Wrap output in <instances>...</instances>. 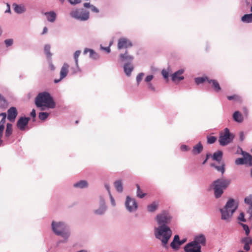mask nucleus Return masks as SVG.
I'll list each match as a JSON object with an SVG mask.
<instances>
[{
  "instance_id": "f257e3e1",
  "label": "nucleus",
  "mask_w": 252,
  "mask_h": 252,
  "mask_svg": "<svg viewBox=\"0 0 252 252\" xmlns=\"http://www.w3.org/2000/svg\"><path fill=\"white\" fill-rule=\"evenodd\" d=\"M35 103L37 107L41 108V110L45 108H54L56 104L50 94L47 92L39 93L36 97Z\"/></svg>"
},
{
  "instance_id": "f03ea898",
  "label": "nucleus",
  "mask_w": 252,
  "mask_h": 252,
  "mask_svg": "<svg viewBox=\"0 0 252 252\" xmlns=\"http://www.w3.org/2000/svg\"><path fill=\"white\" fill-rule=\"evenodd\" d=\"M155 235L165 247L172 235V231L168 226H158L155 228Z\"/></svg>"
},
{
  "instance_id": "7ed1b4c3",
  "label": "nucleus",
  "mask_w": 252,
  "mask_h": 252,
  "mask_svg": "<svg viewBox=\"0 0 252 252\" xmlns=\"http://www.w3.org/2000/svg\"><path fill=\"white\" fill-rule=\"evenodd\" d=\"M230 183L229 179L224 178L218 179L213 182L212 186L216 198L220 197L223 192V190L229 186Z\"/></svg>"
},
{
  "instance_id": "20e7f679",
  "label": "nucleus",
  "mask_w": 252,
  "mask_h": 252,
  "mask_svg": "<svg viewBox=\"0 0 252 252\" xmlns=\"http://www.w3.org/2000/svg\"><path fill=\"white\" fill-rule=\"evenodd\" d=\"M234 203V200L233 199H229L224 208L220 209L222 220H228L232 216L237 208V206H235Z\"/></svg>"
},
{
  "instance_id": "39448f33",
  "label": "nucleus",
  "mask_w": 252,
  "mask_h": 252,
  "mask_svg": "<svg viewBox=\"0 0 252 252\" xmlns=\"http://www.w3.org/2000/svg\"><path fill=\"white\" fill-rule=\"evenodd\" d=\"M52 229L57 235H60L64 239H67L69 236V233L66 229V225L63 222L56 223L52 221Z\"/></svg>"
},
{
  "instance_id": "423d86ee",
  "label": "nucleus",
  "mask_w": 252,
  "mask_h": 252,
  "mask_svg": "<svg viewBox=\"0 0 252 252\" xmlns=\"http://www.w3.org/2000/svg\"><path fill=\"white\" fill-rule=\"evenodd\" d=\"M69 14L71 17L82 21H86L90 17L89 12L83 8L72 9Z\"/></svg>"
},
{
  "instance_id": "0eeeda50",
  "label": "nucleus",
  "mask_w": 252,
  "mask_h": 252,
  "mask_svg": "<svg viewBox=\"0 0 252 252\" xmlns=\"http://www.w3.org/2000/svg\"><path fill=\"white\" fill-rule=\"evenodd\" d=\"M172 220V217L169 213L166 211H163L158 214L156 220L158 226H168Z\"/></svg>"
},
{
  "instance_id": "6e6552de",
  "label": "nucleus",
  "mask_w": 252,
  "mask_h": 252,
  "mask_svg": "<svg viewBox=\"0 0 252 252\" xmlns=\"http://www.w3.org/2000/svg\"><path fill=\"white\" fill-rule=\"evenodd\" d=\"M233 138V136L229 132L227 128H225L223 132L220 133L219 137L220 144L221 146H225L230 143Z\"/></svg>"
},
{
  "instance_id": "1a4fd4ad",
  "label": "nucleus",
  "mask_w": 252,
  "mask_h": 252,
  "mask_svg": "<svg viewBox=\"0 0 252 252\" xmlns=\"http://www.w3.org/2000/svg\"><path fill=\"white\" fill-rule=\"evenodd\" d=\"M132 46V42L128 39L122 37L120 38L118 42V48L120 50L123 48H127Z\"/></svg>"
},
{
  "instance_id": "9d476101",
  "label": "nucleus",
  "mask_w": 252,
  "mask_h": 252,
  "mask_svg": "<svg viewBox=\"0 0 252 252\" xmlns=\"http://www.w3.org/2000/svg\"><path fill=\"white\" fill-rule=\"evenodd\" d=\"M186 252H201V246L195 244V242H191L188 244L184 248Z\"/></svg>"
},
{
  "instance_id": "9b49d317",
  "label": "nucleus",
  "mask_w": 252,
  "mask_h": 252,
  "mask_svg": "<svg viewBox=\"0 0 252 252\" xmlns=\"http://www.w3.org/2000/svg\"><path fill=\"white\" fill-rule=\"evenodd\" d=\"M186 241V239H184L180 241L179 236L178 235H176L174 236L173 241L170 244V246L173 249L177 250L179 249V247L185 243Z\"/></svg>"
},
{
  "instance_id": "f8f14e48",
  "label": "nucleus",
  "mask_w": 252,
  "mask_h": 252,
  "mask_svg": "<svg viewBox=\"0 0 252 252\" xmlns=\"http://www.w3.org/2000/svg\"><path fill=\"white\" fill-rule=\"evenodd\" d=\"M126 206L127 210L132 212L135 211L137 208V204L134 199L130 198L129 196H127Z\"/></svg>"
},
{
  "instance_id": "ddd939ff",
  "label": "nucleus",
  "mask_w": 252,
  "mask_h": 252,
  "mask_svg": "<svg viewBox=\"0 0 252 252\" xmlns=\"http://www.w3.org/2000/svg\"><path fill=\"white\" fill-rule=\"evenodd\" d=\"M30 120V118L21 117L17 122V127L21 130H25Z\"/></svg>"
},
{
  "instance_id": "4468645a",
  "label": "nucleus",
  "mask_w": 252,
  "mask_h": 252,
  "mask_svg": "<svg viewBox=\"0 0 252 252\" xmlns=\"http://www.w3.org/2000/svg\"><path fill=\"white\" fill-rule=\"evenodd\" d=\"M7 119L11 122H14L18 114L17 109L14 107H10L7 111Z\"/></svg>"
},
{
  "instance_id": "2eb2a0df",
  "label": "nucleus",
  "mask_w": 252,
  "mask_h": 252,
  "mask_svg": "<svg viewBox=\"0 0 252 252\" xmlns=\"http://www.w3.org/2000/svg\"><path fill=\"white\" fill-rule=\"evenodd\" d=\"M68 68L69 65L68 64L64 63L63 65L61 71H60V79L59 80H55V82L58 83L61 80L64 78L66 77V76L67 74L68 71Z\"/></svg>"
},
{
  "instance_id": "dca6fc26",
  "label": "nucleus",
  "mask_w": 252,
  "mask_h": 252,
  "mask_svg": "<svg viewBox=\"0 0 252 252\" xmlns=\"http://www.w3.org/2000/svg\"><path fill=\"white\" fill-rule=\"evenodd\" d=\"M184 70L180 69L175 72L172 75V80L174 82L180 81L184 79V77L181 75L183 73Z\"/></svg>"
},
{
  "instance_id": "f3484780",
  "label": "nucleus",
  "mask_w": 252,
  "mask_h": 252,
  "mask_svg": "<svg viewBox=\"0 0 252 252\" xmlns=\"http://www.w3.org/2000/svg\"><path fill=\"white\" fill-rule=\"evenodd\" d=\"M244 201L246 204L250 205L247 213L250 214L251 218L252 217V194L245 197Z\"/></svg>"
},
{
  "instance_id": "a211bd4d",
  "label": "nucleus",
  "mask_w": 252,
  "mask_h": 252,
  "mask_svg": "<svg viewBox=\"0 0 252 252\" xmlns=\"http://www.w3.org/2000/svg\"><path fill=\"white\" fill-rule=\"evenodd\" d=\"M120 61L122 62L125 61L131 62L133 60V57L128 54L127 51H126L124 54L120 55Z\"/></svg>"
},
{
  "instance_id": "6ab92c4d",
  "label": "nucleus",
  "mask_w": 252,
  "mask_h": 252,
  "mask_svg": "<svg viewBox=\"0 0 252 252\" xmlns=\"http://www.w3.org/2000/svg\"><path fill=\"white\" fill-rule=\"evenodd\" d=\"M43 14L46 16V18L48 21L50 22H54L56 18V14L54 11H50L47 12H42Z\"/></svg>"
},
{
  "instance_id": "aec40b11",
  "label": "nucleus",
  "mask_w": 252,
  "mask_h": 252,
  "mask_svg": "<svg viewBox=\"0 0 252 252\" xmlns=\"http://www.w3.org/2000/svg\"><path fill=\"white\" fill-rule=\"evenodd\" d=\"M222 158V152L220 151H218L214 153L212 158L213 160H215L218 162H221Z\"/></svg>"
},
{
  "instance_id": "412c9836",
  "label": "nucleus",
  "mask_w": 252,
  "mask_h": 252,
  "mask_svg": "<svg viewBox=\"0 0 252 252\" xmlns=\"http://www.w3.org/2000/svg\"><path fill=\"white\" fill-rule=\"evenodd\" d=\"M193 242H195V244H197L198 246H200V244L204 245L206 243V239L204 235H200L195 238V240Z\"/></svg>"
},
{
  "instance_id": "4be33fe9",
  "label": "nucleus",
  "mask_w": 252,
  "mask_h": 252,
  "mask_svg": "<svg viewBox=\"0 0 252 252\" xmlns=\"http://www.w3.org/2000/svg\"><path fill=\"white\" fill-rule=\"evenodd\" d=\"M88 52L90 53V57L94 60L99 59V56L97 53L95 52L93 49L86 48L84 51V54H86Z\"/></svg>"
},
{
  "instance_id": "5701e85b",
  "label": "nucleus",
  "mask_w": 252,
  "mask_h": 252,
  "mask_svg": "<svg viewBox=\"0 0 252 252\" xmlns=\"http://www.w3.org/2000/svg\"><path fill=\"white\" fill-rule=\"evenodd\" d=\"M8 106V103L5 98L0 94V109L2 110L6 109Z\"/></svg>"
},
{
  "instance_id": "b1692460",
  "label": "nucleus",
  "mask_w": 252,
  "mask_h": 252,
  "mask_svg": "<svg viewBox=\"0 0 252 252\" xmlns=\"http://www.w3.org/2000/svg\"><path fill=\"white\" fill-rule=\"evenodd\" d=\"M220 165H216L215 163H212L211 166L214 167L217 171H220L223 174L225 172V164L223 162H219Z\"/></svg>"
},
{
  "instance_id": "393cba45",
  "label": "nucleus",
  "mask_w": 252,
  "mask_h": 252,
  "mask_svg": "<svg viewBox=\"0 0 252 252\" xmlns=\"http://www.w3.org/2000/svg\"><path fill=\"white\" fill-rule=\"evenodd\" d=\"M124 69L126 75L129 76L133 69V66L130 63H126L124 66Z\"/></svg>"
},
{
  "instance_id": "a878e982",
  "label": "nucleus",
  "mask_w": 252,
  "mask_h": 252,
  "mask_svg": "<svg viewBox=\"0 0 252 252\" xmlns=\"http://www.w3.org/2000/svg\"><path fill=\"white\" fill-rule=\"evenodd\" d=\"M208 82L212 84V87L216 92H219L221 90L220 84L217 80L209 79Z\"/></svg>"
},
{
  "instance_id": "bb28decb",
  "label": "nucleus",
  "mask_w": 252,
  "mask_h": 252,
  "mask_svg": "<svg viewBox=\"0 0 252 252\" xmlns=\"http://www.w3.org/2000/svg\"><path fill=\"white\" fill-rule=\"evenodd\" d=\"M244 159H245V164L249 166H252V156L248 153H243Z\"/></svg>"
},
{
  "instance_id": "cd10ccee",
  "label": "nucleus",
  "mask_w": 252,
  "mask_h": 252,
  "mask_svg": "<svg viewBox=\"0 0 252 252\" xmlns=\"http://www.w3.org/2000/svg\"><path fill=\"white\" fill-rule=\"evenodd\" d=\"M203 150V146L199 142L195 146H194L192 150V152L194 155H197L199 154Z\"/></svg>"
},
{
  "instance_id": "c85d7f7f",
  "label": "nucleus",
  "mask_w": 252,
  "mask_h": 252,
  "mask_svg": "<svg viewBox=\"0 0 252 252\" xmlns=\"http://www.w3.org/2000/svg\"><path fill=\"white\" fill-rule=\"evenodd\" d=\"M88 185V184L86 181L81 180L74 184L73 186L75 188L82 189L87 187Z\"/></svg>"
},
{
  "instance_id": "c756f323",
  "label": "nucleus",
  "mask_w": 252,
  "mask_h": 252,
  "mask_svg": "<svg viewBox=\"0 0 252 252\" xmlns=\"http://www.w3.org/2000/svg\"><path fill=\"white\" fill-rule=\"evenodd\" d=\"M227 97L228 100H233L235 102L241 103L242 101L241 97L238 94L228 96Z\"/></svg>"
},
{
  "instance_id": "7c9ffc66",
  "label": "nucleus",
  "mask_w": 252,
  "mask_h": 252,
  "mask_svg": "<svg viewBox=\"0 0 252 252\" xmlns=\"http://www.w3.org/2000/svg\"><path fill=\"white\" fill-rule=\"evenodd\" d=\"M233 118L236 122L238 123H241L243 120V117L239 111H236L234 113Z\"/></svg>"
},
{
  "instance_id": "2f4dec72",
  "label": "nucleus",
  "mask_w": 252,
  "mask_h": 252,
  "mask_svg": "<svg viewBox=\"0 0 252 252\" xmlns=\"http://www.w3.org/2000/svg\"><path fill=\"white\" fill-rule=\"evenodd\" d=\"M158 203L155 202H153L151 204L147 206V210L150 212L155 211L158 208Z\"/></svg>"
},
{
  "instance_id": "473e14b6",
  "label": "nucleus",
  "mask_w": 252,
  "mask_h": 252,
  "mask_svg": "<svg viewBox=\"0 0 252 252\" xmlns=\"http://www.w3.org/2000/svg\"><path fill=\"white\" fill-rule=\"evenodd\" d=\"M12 125L11 124L8 123L6 125V127L5 132V136L6 137H9L12 133Z\"/></svg>"
},
{
  "instance_id": "72a5a7b5",
  "label": "nucleus",
  "mask_w": 252,
  "mask_h": 252,
  "mask_svg": "<svg viewBox=\"0 0 252 252\" xmlns=\"http://www.w3.org/2000/svg\"><path fill=\"white\" fill-rule=\"evenodd\" d=\"M241 20L245 23L252 22V13L244 15L242 17Z\"/></svg>"
},
{
  "instance_id": "f704fd0d",
  "label": "nucleus",
  "mask_w": 252,
  "mask_h": 252,
  "mask_svg": "<svg viewBox=\"0 0 252 252\" xmlns=\"http://www.w3.org/2000/svg\"><path fill=\"white\" fill-rule=\"evenodd\" d=\"M50 48H51V47L49 45H45V46H44V52H45V53L46 54V56L47 57V58L49 59L50 60H51V57H52V54L50 52Z\"/></svg>"
},
{
  "instance_id": "c9c22d12",
  "label": "nucleus",
  "mask_w": 252,
  "mask_h": 252,
  "mask_svg": "<svg viewBox=\"0 0 252 252\" xmlns=\"http://www.w3.org/2000/svg\"><path fill=\"white\" fill-rule=\"evenodd\" d=\"M13 6L15 11L18 13H22L25 11V8L23 6L14 4Z\"/></svg>"
},
{
  "instance_id": "e433bc0d",
  "label": "nucleus",
  "mask_w": 252,
  "mask_h": 252,
  "mask_svg": "<svg viewBox=\"0 0 252 252\" xmlns=\"http://www.w3.org/2000/svg\"><path fill=\"white\" fill-rule=\"evenodd\" d=\"M114 186L117 190L120 192H122L123 188L122 182L121 181H117L114 183Z\"/></svg>"
},
{
  "instance_id": "4c0bfd02",
  "label": "nucleus",
  "mask_w": 252,
  "mask_h": 252,
  "mask_svg": "<svg viewBox=\"0 0 252 252\" xmlns=\"http://www.w3.org/2000/svg\"><path fill=\"white\" fill-rule=\"evenodd\" d=\"M81 51L80 50L76 51L74 54V59L77 68H78V58L80 55Z\"/></svg>"
},
{
  "instance_id": "58836bf2",
  "label": "nucleus",
  "mask_w": 252,
  "mask_h": 252,
  "mask_svg": "<svg viewBox=\"0 0 252 252\" xmlns=\"http://www.w3.org/2000/svg\"><path fill=\"white\" fill-rule=\"evenodd\" d=\"M137 188V196L139 198H143L145 196V193H143L139 185H136Z\"/></svg>"
},
{
  "instance_id": "ea45409f",
  "label": "nucleus",
  "mask_w": 252,
  "mask_h": 252,
  "mask_svg": "<svg viewBox=\"0 0 252 252\" xmlns=\"http://www.w3.org/2000/svg\"><path fill=\"white\" fill-rule=\"evenodd\" d=\"M0 116L2 117V119L0 121V126L4 127V124L5 123L6 114L5 113H1L0 114Z\"/></svg>"
},
{
  "instance_id": "a19ab883",
  "label": "nucleus",
  "mask_w": 252,
  "mask_h": 252,
  "mask_svg": "<svg viewBox=\"0 0 252 252\" xmlns=\"http://www.w3.org/2000/svg\"><path fill=\"white\" fill-rule=\"evenodd\" d=\"M208 80H209V78H207V77H198V78H196L195 79V83L197 84H199L203 83L205 81H208Z\"/></svg>"
},
{
  "instance_id": "79ce46f5",
  "label": "nucleus",
  "mask_w": 252,
  "mask_h": 252,
  "mask_svg": "<svg viewBox=\"0 0 252 252\" xmlns=\"http://www.w3.org/2000/svg\"><path fill=\"white\" fill-rule=\"evenodd\" d=\"M49 116V114L46 112H40L39 114V118L41 120H45Z\"/></svg>"
},
{
  "instance_id": "37998d69",
  "label": "nucleus",
  "mask_w": 252,
  "mask_h": 252,
  "mask_svg": "<svg viewBox=\"0 0 252 252\" xmlns=\"http://www.w3.org/2000/svg\"><path fill=\"white\" fill-rule=\"evenodd\" d=\"M242 242L243 243H244V244L252 245V239L250 237H246V238H244L242 240Z\"/></svg>"
},
{
  "instance_id": "c03bdc74",
  "label": "nucleus",
  "mask_w": 252,
  "mask_h": 252,
  "mask_svg": "<svg viewBox=\"0 0 252 252\" xmlns=\"http://www.w3.org/2000/svg\"><path fill=\"white\" fill-rule=\"evenodd\" d=\"M217 138L215 136H210L207 137V142L209 144H213L216 142Z\"/></svg>"
},
{
  "instance_id": "a18cd8bd",
  "label": "nucleus",
  "mask_w": 252,
  "mask_h": 252,
  "mask_svg": "<svg viewBox=\"0 0 252 252\" xmlns=\"http://www.w3.org/2000/svg\"><path fill=\"white\" fill-rule=\"evenodd\" d=\"M235 163L237 165L245 164V159L244 158H238L236 159Z\"/></svg>"
},
{
  "instance_id": "49530a36",
  "label": "nucleus",
  "mask_w": 252,
  "mask_h": 252,
  "mask_svg": "<svg viewBox=\"0 0 252 252\" xmlns=\"http://www.w3.org/2000/svg\"><path fill=\"white\" fill-rule=\"evenodd\" d=\"M238 220L244 222L246 221V220L245 219V215L244 213L241 212L239 216L238 217Z\"/></svg>"
},
{
  "instance_id": "de8ad7c7",
  "label": "nucleus",
  "mask_w": 252,
  "mask_h": 252,
  "mask_svg": "<svg viewBox=\"0 0 252 252\" xmlns=\"http://www.w3.org/2000/svg\"><path fill=\"white\" fill-rule=\"evenodd\" d=\"M4 127L0 126V146L2 145L3 141L1 139Z\"/></svg>"
},
{
  "instance_id": "09e8293b",
  "label": "nucleus",
  "mask_w": 252,
  "mask_h": 252,
  "mask_svg": "<svg viewBox=\"0 0 252 252\" xmlns=\"http://www.w3.org/2000/svg\"><path fill=\"white\" fill-rule=\"evenodd\" d=\"M144 75V74L143 73H140L138 74V75L137 76V77H136V81H137L138 84H139V82L142 80Z\"/></svg>"
},
{
  "instance_id": "8fccbe9b",
  "label": "nucleus",
  "mask_w": 252,
  "mask_h": 252,
  "mask_svg": "<svg viewBox=\"0 0 252 252\" xmlns=\"http://www.w3.org/2000/svg\"><path fill=\"white\" fill-rule=\"evenodd\" d=\"M244 230L245 231L246 234L248 236L250 233V229L249 226L245 224H242Z\"/></svg>"
},
{
  "instance_id": "3c124183",
  "label": "nucleus",
  "mask_w": 252,
  "mask_h": 252,
  "mask_svg": "<svg viewBox=\"0 0 252 252\" xmlns=\"http://www.w3.org/2000/svg\"><path fill=\"white\" fill-rule=\"evenodd\" d=\"M161 74L165 79H167L168 77V71L165 69H163Z\"/></svg>"
},
{
  "instance_id": "603ef678",
  "label": "nucleus",
  "mask_w": 252,
  "mask_h": 252,
  "mask_svg": "<svg viewBox=\"0 0 252 252\" xmlns=\"http://www.w3.org/2000/svg\"><path fill=\"white\" fill-rule=\"evenodd\" d=\"M112 44V43H111L109 45V46L108 47H103L102 46H101V49L103 50H104L105 51H106L107 53H109L111 51V49H110V46H111V45Z\"/></svg>"
},
{
  "instance_id": "864d4df0",
  "label": "nucleus",
  "mask_w": 252,
  "mask_h": 252,
  "mask_svg": "<svg viewBox=\"0 0 252 252\" xmlns=\"http://www.w3.org/2000/svg\"><path fill=\"white\" fill-rule=\"evenodd\" d=\"M4 42L7 46H9L13 44V40L11 39H6Z\"/></svg>"
},
{
  "instance_id": "5fc2aeb1",
  "label": "nucleus",
  "mask_w": 252,
  "mask_h": 252,
  "mask_svg": "<svg viewBox=\"0 0 252 252\" xmlns=\"http://www.w3.org/2000/svg\"><path fill=\"white\" fill-rule=\"evenodd\" d=\"M104 211H105V209L104 208H100V209L95 210V213L97 214L101 215V214H102Z\"/></svg>"
},
{
  "instance_id": "6e6d98bb",
  "label": "nucleus",
  "mask_w": 252,
  "mask_h": 252,
  "mask_svg": "<svg viewBox=\"0 0 252 252\" xmlns=\"http://www.w3.org/2000/svg\"><path fill=\"white\" fill-rule=\"evenodd\" d=\"M153 75H148L145 79V81L149 83V82L153 79Z\"/></svg>"
},
{
  "instance_id": "4d7b16f0",
  "label": "nucleus",
  "mask_w": 252,
  "mask_h": 252,
  "mask_svg": "<svg viewBox=\"0 0 252 252\" xmlns=\"http://www.w3.org/2000/svg\"><path fill=\"white\" fill-rule=\"evenodd\" d=\"M180 149L182 151H187L189 149L188 146L185 145H182L180 147Z\"/></svg>"
},
{
  "instance_id": "13d9d810",
  "label": "nucleus",
  "mask_w": 252,
  "mask_h": 252,
  "mask_svg": "<svg viewBox=\"0 0 252 252\" xmlns=\"http://www.w3.org/2000/svg\"><path fill=\"white\" fill-rule=\"evenodd\" d=\"M91 10L95 13H98L99 10L94 6L92 5L91 6Z\"/></svg>"
},
{
  "instance_id": "bf43d9fd",
  "label": "nucleus",
  "mask_w": 252,
  "mask_h": 252,
  "mask_svg": "<svg viewBox=\"0 0 252 252\" xmlns=\"http://www.w3.org/2000/svg\"><path fill=\"white\" fill-rule=\"evenodd\" d=\"M148 88L154 92L156 91L155 87L150 83H148Z\"/></svg>"
},
{
  "instance_id": "052dcab7",
  "label": "nucleus",
  "mask_w": 252,
  "mask_h": 252,
  "mask_svg": "<svg viewBox=\"0 0 252 252\" xmlns=\"http://www.w3.org/2000/svg\"><path fill=\"white\" fill-rule=\"evenodd\" d=\"M250 245H251L249 244H244V249L246 251H249L250 250Z\"/></svg>"
},
{
  "instance_id": "680f3d73",
  "label": "nucleus",
  "mask_w": 252,
  "mask_h": 252,
  "mask_svg": "<svg viewBox=\"0 0 252 252\" xmlns=\"http://www.w3.org/2000/svg\"><path fill=\"white\" fill-rule=\"evenodd\" d=\"M245 139V136L243 132H241L240 133V139L241 141H243Z\"/></svg>"
},
{
  "instance_id": "e2e57ef3",
  "label": "nucleus",
  "mask_w": 252,
  "mask_h": 252,
  "mask_svg": "<svg viewBox=\"0 0 252 252\" xmlns=\"http://www.w3.org/2000/svg\"><path fill=\"white\" fill-rule=\"evenodd\" d=\"M31 116H32L33 118H34L35 117L36 112H35V110L34 109H32V112L31 113Z\"/></svg>"
},
{
  "instance_id": "0e129e2a",
  "label": "nucleus",
  "mask_w": 252,
  "mask_h": 252,
  "mask_svg": "<svg viewBox=\"0 0 252 252\" xmlns=\"http://www.w3.org/2000/svg\"><path fill=\"white\" fill-rule=\"evenodd\" d=\"M49 67L51 70H53L55 69L54 65L52 64L51 61L49 63Z\"/></svg>"
},
{
  "instance_id": "69168bd1",
  "label": "nucleus",
  "mask_w": 252,
  "mask_h": 252,
  "mask_svg": "<svg viewBox=\"0 0 252 252\" xmlns=\"http://www.w3.org/2000/svg\"><path fill=\"white\" fill-rule=\"evenodd\" d=\"M110 199H111V203L112 204V205L113 206H115V202L114 199L113 198V197L112 196V195L111 194L110 195Z\"/></svg>"
},
{
  "instance_id": "338daca9",
  "label": "nucleus",
  "mask_w": 252,
  "mask_h": 252,
  "mask_svg": "<svg viewBox=\"0 0 252 252\" xmlns=\"http://www.w3.org/2000/svg\"><path fill=\"white\" fill-rule=\"evenodd\" d=\"M91 5H91L90 3L86 2V3H84V6L86 8H89V7L91 8Z\"/></svg>"
},
{
  "instance_id": "774afa93",
  "label": "nucleus",
  "mask_w": 252,
  "mask_h": 252,
  "mask_svg": "<svg viewBox=\"0 0 252 252\" xmlns=\"http://www.w3.org/2000/svg\"><path fill=\"white\" fill-rule=\"evenodd\" d=\"M47 31H48V29L47 27H45L44 28H43V32H42V34H44L45 33H46L47 32Z\"/></svg>"
}]
</instances>
